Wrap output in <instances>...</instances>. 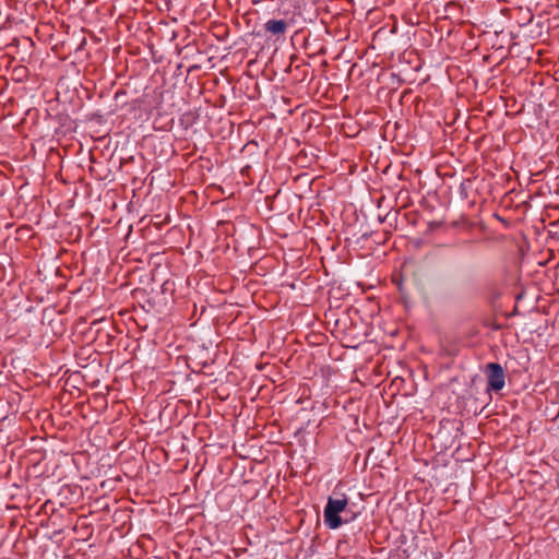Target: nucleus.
<instances>
[{
	"mask_svg": "<svg viewBox=\"0 0 559 559\" xmlns=\"http://www.w3.org/2000/svg\"><path fill=\"white\" fill-rule=\"evenodd\" d=\"M164 83L165 79L159 71H155L151 79V84L146 85L142 95V111L146 115L157 116L167 115L168 108L164 104Z\"/></svg>",
	"mask_w": 559,
	"mask_h": 559,
	"instance_id": "obj_1",
	"label": "nucleus"
},
{
	"mask_svg": "<svg viewBox=\"0 0 559 559\" xmlns=\"http://www.w3.org/2000/svg\"><path fill=\"white\" fill-rule=\"evenodd\" d=\"M347 507L348 498L345 493L330 496L323 511L324 524L330 530H337L343 524L354 521L356 514Z\"/></svg>",
	"mask_w": 559,
	"mask_h": 559,
	"instance_id": "obj_2",
	"label": "nucleus"
},
{
	"mask_svg": "<svg viewBox=\"0 0 559 559\" xmlns=\"http://www.w3.org/2000/svg\"><path fill=\"white\" fill-rule=\"evenodd\" d=\"M487 389L498 392L504 388L506 374L502 366L498 362H489L486 366Z\"/></svg>",
	"mask_w": 559,
	"mask_h": 559,
	"instance_id": "obj_3",
	"label": "nucleus"
},
{
	"mask_svg": "<svg viewBox=\"0 0 559 559\" xmlns=\"http://www.w3.org/2000/svg\"><path fill=\"white\" fill-rule=\"evenodd\" d=\"M287 28L288 24L284 20H269L264 23L265 32L276 37L284 36Z\"/></svg>",
	"mask_w": 559,
	"mask_h": 559,
	"instance_id": "obj_4",
	"label": "nucleus"
},
{
	"mask_svg": "<svg viewBox=\"0 0 559 559\" xmlns=\"http://www.w3.org/2000/svg\"><path fill=\"white\" fill-rule=\"evenodd\" d=\"M159 294H156L153 297H148L145 302H142V310L150 312L151 310H154L157 306V304L160 301Z\"/></svg>",
	"mask_w": 559,
	"mask_h": 559,
	"instance_id": "obj_5",
	"label": "nucleus"
},
{
	"mask_svg": "<svg viewBox=\"0 0 559 559\" xmlns=\"http://www.w3.org/2000/svg\"><path fill=\"white\" fill-rule=\"evenodd\" d=\"M163 255L157 253V254H151V258H150V263H153L155 265V272L158 273V270L159 267L162 266V261H163Z\"/></svg>",
	"mask_w": 559,
	"mask_h": 559,
	"instance_id": "obj_6",
	"label": "nucleus"
},
{
	"mask_svg": "<svg viewBox=\"0 0 559 559\" xmlns=\"http://www.w3.org/2000/svg\"><path fill=\"white\" fill-rule=\"evenodd\" d=\"M148 53L154 62H158L162 59V55H157V51L154 50L153 45L148 44L146 46Z\"/></svg>",
	"mask_w": 559,
	"mask_h": 559,
	"instance_id": "obj_7",
	"label": "nucleus"
},
{
	"mask_svg": "<svg viewBox=\"0 0 559 559\" xmlns=\"http://www.w3.org/2000/svg\"><path fill=\"white\" fill-rule=\"evenodd\" d=\"M145 218V216H142L141 222L144 223Z\"/></svg>",
	"mask_w": 559,
	"mask_h": 559,
	"instance_id": "obj_8",
	"label": "nucleus"
},
{
	"mask_svg": "<svg viewBox=\"0 0 559 559\" xmlns=\"http://www.w3.org/2000/svg\"><path fill=\"white\" fill-rule=\"evenodd\" d=\"M147 2H150V3H154V0H147Z\"/></svg>",
	"mask_w": 559,
	"mask_h": 559,
	"instance_id": "obj_9",
	"label": "nucleus"
}]
</instances>
